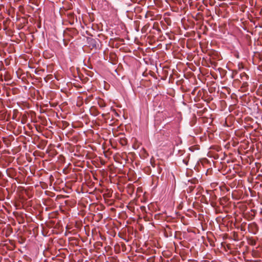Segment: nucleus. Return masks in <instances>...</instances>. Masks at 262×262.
Returning <instances> with one entry per match:
<instances>
[{
  "instance_id": "nucleus-4",
  "label": "nucleus",
  "mask_w": 262,
  "mask_h": 262,
  "mask_svg": "<svg viewBox=\"0 0 262 262\" xmlns=\"http://www.w3.org/2000/svg\"><path fill=\"white\" fill-rule=\"evenodd\" d=\"M15 112H17V111L16 110H15L14 111V114H13V119H14L16 116V115L15 114Z\"/></svg>"
},
{
  "instance_id": "nucleus-2",
  "label": "nucleus",
  "mask_w": 262,
  "mask_h": 262,
  "mask_svg": "<svg viewBox=\"0 0 262 262\" xmlns=\"http://www.w3.org/2000/svg\"><path fill=\"white\" fill-rule=\"evenodd\" d=\"M119 143L122 146H125L127 144V139L125 138H120L119 140Z\"/></svg>"
},
{
  "instance_id": "nucleus-5",
  "label": "nucleus",
  "mask_w": 262,
  "mask_h": 262,
  "mask_svg": "<svg viewBox=\"0 0 262 262\" xmlns=\"http://www.w3.org/2000/svg\"><path fill=\"white\" fill-rule=\"evenodd\" d=\"M247 85V83H244L243 84V86H246Z\"/></svg>"
},
{
  "instance_id": "nucleus-3",
  "label": "nucleus",
  "mask_w": 262,
  "mask_h": 262,
  "mask_svg": "<svg viewBox=\"0 0 262 262\" xmlns=\"http://www.w3.org/2000/svg\"><path fill=\"white\" fill-rule=\"evenodd\" d=\"M98 105L100 107H104L106 106V104L103 100L100 99L98 101Z\"/></svg>"
},
{
  "instance_id": "nucleus-7",
  "label": "nucleus",
  "mask_w": 262,
  "mask_h": 262,
  "mask_svg": "<svg viewBox=\"0 0 262 262\" xmlns=\"http://www.w3.org/2000/svg\"><path fill=\"white\" fill-rule=\"evenodd\" d=\"M106 262H108V261H106Z\"/></svg>"
},
{
  "instance_id": "nucleus-6",
  "label": "nucleus",
  "mask_w": 262,
  "mask_h": 262,
  "mask_svg": "<svg viewBox=\"0 0 262 262\" xmlns=\"http://www.w3.org/2000/svg\"><path fill=\"white\" fill-rule=\"evenodd\" d=\"M184 162H185V164H187V163H188V162H187V161H184Z\"/></svg>"
},
{
  "instance_id": "nucleus-1",
  "label": "nucleus",
  "mask_w": 262,
  "mask_h": 262,
  "mask_svg": "<svg viewBox=\"0 0 262 262\" xmlns=\"http://www.w3.org/2000/svg\"><path fill=\"white\" fill-rule=\"evenodd\" d=\"M88 47L91 50L96 49L98 47V44L97 43V40L93 38H89L88 39Z\"/></svg>"
}]
</instances>
